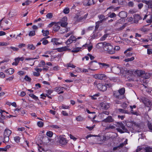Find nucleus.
I'll list each match as a JSON object with an SVG mask.
<instances>
[{
  "mask_svg": "<svg viewBox=\"0 0 152 152\" xmlns=\"http://www.w3.org/2000/svg\"><path fill=\"white\" fill-rule=\"evenodd\" d=\"M63 89H66V88L62 87L59 86L58 87H56L54 88V91L56 92H59L58 94H63L64 93L63 91Z\"/></svg>",
  "mask_w": 152,
  "mask_h": 152,
  "instance_id": "nucleus-10",
  "label": "nucleus"
},
{
  "mask_svg": "<svg viewBox=\"0 0 152 152\" xmlns=\"http://www.w3.org/2000/svg\"><path fill=\"white\" fill-rule=\"evenodd\" d=\"M59 108L60 109H68L70 108V106H66L64 104H62L61 106Z\"/></svg>",
  "mask_w": 152,
  "mask_h": 152,
  "instance_id": "nucleus-34",
  "label": "nucleus"
},
{
  "mask_svg": "<svg viewBox=\"0 0 152 152\" xmlns=\"http://www.w3.org/2000/svg\"><path fill=\"white\" fill-rule=\"evenodd\" d=\"M142 2L148 5L149 8H152V1L144 0L142 1Z\"/></svg>",
  "mask_w": 152,
  "mask_h": 152,
  "instance_id": "nucleus-20",
  "label": "nucleus"
},
{
  "mask_svg": "<svg viewBox=\"0 0 152 152\" xmlns=\"http://www.w3.org/2000/svg\"><path fill=\"white\" fill-rule=\"evenodd\" d=\"M9 45L8 43L4 42H0V46H7Z\"/></svg>",
  "mask_w": 152,
  "mask_h": 152,
  "instance_id": "nucleus-54",
  "label": "nucleus"
},
{
  "mask_svg": "<svg viewBox=\"0 0 152 152\" xmlns=\"http://www.w3.org/2000/svg\"><path fill=\"white\" fill-rule=\"evenodd\" d=\"M142 102L145 105L148 107L151 106L152 105L151 102L147 98H144L142 100Z\"/></svg>",
  "mask_w": 152,
  "mask_h": 152,
  "instance_id": "nucleus-11",
  "label": "nucleus"
},
{
  "mask_svg": "<svg viewBox=\"0 0 152 152\" xmlns=\"http://www.w3.org/2000/svg\"><path fill=\"white\" fill-rule=\"evenodd\" d=\"M27 48L29 50H33L35 49V47L33 45L29 44L28 45Z\"/></svg>",
  "mask_w": 152,
  "mask_h": 152,
  "instance_id": "nucleus-30",
  "label": "nucleus"
},
{
  "mask_svg": "<svg viewBox=\"0 0 152 152\" xmlns=\"http://www.w3.org/2000/svg\"><path fill=\"white\" fill-rule=\"evenodd\" d=\"M58 52H62L67 50H70L69 48V46H66L60 48H58L56 49Z\"/></svg>",
  "mask_w": 152,
  "mask_h": 152,
  "instance_id": "nucleus-15",
  "label": "nucleus"
},
{
  "mask_svg": "<svg viewBox=\"0 0 152 152\" xmlns=\"http://www.w3.org/2000/svg\"><path fill=\"white\" fill-rule=\"evenodd\" d=\"M67 66L68 67H71L73 68H75L76 66L73 65L71 63H69L67 64Z\"/></svg>",
  "mask_w": 152,
  "mask_h": 152,
  "instance_id": "nucleus-44",
  "label": "nucleus"
},
{
  "mask_svg": "<svg viewBox=\"0 0 152 152\" xmlns=\"http://www.w3.org/2000/svg\"><path fill=\"white\" fill-rule=\"evenodd\" d=\"M29 96L35 100L36 101H37V100H39L38 97L33 94H29Z\"/></svg>",
  "mask_w": 152,
  "mask_h": 152,
  "instance_id": "nucleus-27",
  "label": "nucleus"
},
{
  "mask_svg": "<svg viewBox=\"0 0 152 152\" xmlns=\"http://www.w3.org/2000/svg\"><path fill=\"white\" fill-rule=\"evenodd\" d=\"M114 95L116 98H120V99H124L125 97L124 96H122L120 94L118 91H114L113 92Z\"/></svg>",
  "mask_w": 152,
  "mask_h": 152,
  "instance_id": "nucleus-17",
  "label": "nucleus"
},
{
  "mask_svg": "<svg viewBox=\"0 0 152 152\" xmlns=\"http://www.w3.org/2000/svg\"><path fill=\"white\" fill-rule=\"evenodd\" d=\"M133 73V71L131 69H130L129 70L127 69V70L126 71V73L128 75H132Z\"/></svg>",
  "mask_w": 152,
  "mask_h": 152,
  "instance_id": "nucleus-41",
  "label": "nucleus"
},
{
  "mask_svg": "<svg viewBox=\"0 0 152 152\" xmlns=\"http://www.w3.org/2000/svg\"><path fill=\"white\" fill-rule=\"evenodd\" d=\"M116 15L114 13H112L110 15H109L108 17L111 18H113V17H116Z\"/></svg>",
  "mask_w": 152,
  "mask_h": 152,
  "instance_id": "nucleus-63",
  "label": "nucleus"
},
{
  "mask_svg": "<svg viewBox=\"0 0 152 152\" xmlns=\"http://www.w3.org/2000/svg\"><path fill=\"white\" fill-rule=\"evenodd\" d=\"M67 18L66 17H64L61 19L60 22H67Z\"/></svg>",
  "mask_w": 152,
  "mask_h": 152,
  "instance_id": "nucleus-49",
  "label": "nucleus"
},
{
  "mask_svg": "<svg viewBox=\"0 0 152 152\" xmlns=\"http://www.w3.org/2000/svg\"><path fill=\"white\" fill-rule=\"evenodd\" d=\"M68 142V140L65 138L63 136L60 135L59 137V139L58 141V143L60 145L64 146L66 145Z\"/></svg>",
  "mask_w": 152,
  "mask_h": 152,
  "instance_id": "nucleus-5",
  "label": "nucleus"
},
{
  "mask_svg": "<svg viewBox=\"0 0 152 152\" xmlns=\"http://www.w3.org/2000/svg\"><path fill=\"white\" fill-rule=\"evenodd\" d=\"M114 69L116 71V73L118 74L120 72V67H115Z\"/></svg>",
  "mask_w": 152,
  "mask_h": 152,
  "instance_id": "nucleus-45",
  "label": "nucleus"
},
{
  "mask_svg": "<svg viewBox=\"0 0 152 152\" xmlns=\"http://www.w3.org/2000/svg\"><path fill=\"white\" fill-rule=\"evenodd\" d=\"M45 64V63L43 61H42L40 62V64H39V66L41 67Z\"/></svg>",
  "mask_w": 152,
  "mask_h": 152,
  "instance_id": "nucleus-57",
  "label": "nucleus"
},
{
  "mask_svg": "<svg viewBox=\"0 0 152 152\" xmlns=\"http://www.w3.org/2000/svg\"><path fill=\"white\" fill-rule=\"evenodd\" d=\"M98 21L96 22V26L95 27V31H96L98 28L99 24L101 23H98Z\"/></svg>",
  "mask_w": 152,
  "mask_h": 152,
  "instance_id": "nucleus-51",
  "label": "nucleus"
},
{
  "mask_svg": "<svg viewBox=\"0 0 152 152\" xmlns=\"http://www.w3.org/2000/svg\"><path fill=\"white\" fill-rule=\"evenodd\" d=\"M59 39L57 38H53L51 40V42H52L53 45H60L62 44V42H59Z\"/></svg>",
  "mask_w": 152,
  "mask_h": 152,
  "instance_id": "nucleus-14",
  "label": "nucleus"
},
{
  "mask_svg": "<svg viewBox=\"0 0 152 152\" xmlns=\"http://www.w3.org/2000/svg\"><path fill=\"white\" fill-rule=\"evenodd\" d=\"M76 119L77 121H84L85 119L81 115H79L76 117Z\"/></svg>",
  "mask_w": 152,
  "mask_h": 152,
  "instance_id": "nucleus-26",
  "label": "nucleus"
},
{
  "mask_svg": "<svg viewBox=\"0 0 152 152\" xmlns=\"http://www.w3.org/2000/svg\"><path fill=\"white\" fill-rule=\"evenodd\" d=\"M119 16L121 18H123L126 17L127 14L125 11H123L119 12Z\"/></svg>",
  "mask_w": 152,
  "mask_h": 152,
  "instance_id": "nucleus-23",
  "label": "nucleus"
},
{
  "mask_svg": "<svg viewBox=\"0 0 152 152\" xmlns=\"http://www.w3.org/2000/svg\"><path fill=\"white\" fill-rule=\"evenodd\" d=\"M134 23H137L139 20L142 19L140 15L137 14H135L134 15Z\"/></svg>",
  "mask_w": 152,
  "mask_h": 152,
  "instance_id": "nucleus-16",
  "label": "nucleus"
},
{
  "mask_svg": "<svg viewBox=\"0 0 152 152\" xmlns=\"http://www.w3.org/2000/svg\"><path fill=\"white\" fill-rule=\"evenodd\" d=\"M118 110L120 112H121L123 113H127V114H129V112L127 110H124L122 109H118Z\"/></svg>",
  "mask_w": 152,
  "mask_h": 152,
  "instance_id": "nucleus-31",
  "label": "nucleus"
},
{
  "mask_svg": "<svg viewBox=\"0 0 152 152\" xmlns=\"http://www.w3.org/2000/svg\"><path fill=\"white\" fill-rule=\"evenodd\" d=\"M104 50L110 54H113L115 53L113 47L109 43L106 42V44L104 46Z\"/></svg>",
  "mask_w": 152,
  "mask_h": 152,
  "instance_id": "nucleus-2",
  "label": "nucleus"
},
{
  "mask_svg": "<svg viewBox=\"0 0 152 152\" xmlns=\"http://www.w3.org/2000/svg\"><path fill=\"white\" fill-rule=\"evenodd\" d=\"M136 74L138 76H140L143 74V72L141 70L136 71Z\"/></svg>",
  "mask_w": 152,
  "mask_h": 152,
  "instance_id": "nucleus-32",
  "label": "nucleus"
},
{
  "mask_svg": "<svg viewBox=\"0 0 152 152\" xmlns=\"http://www.w3.org/2000/svg\"><path fill=\"white\" fill-rule=\"evenodd\" d=\"M76 40V38L74 36L72 35L66 41L65 44L68 45L70 44L73 42L75 41Z\"/></svg>",
  "mask_w": 152,
  "mask_h": 152,
  "instance_id": "nucleus-9",
  "label": "nucleus"
},
{
  "mask_svg": "<svg viewBox=\"0 0 152 152\" xmlns=\"http://www.w3.org/2000/svg\"><path fill=\"white\" fill-rule=\"evenodd\" d=\"M12 133L11 130L6 129L4 131V140L3 142L6 143L8 142L9 140V136Z\"/></svg>",
  "mask_w": 152,
  "mask_h": 152,
  "instance_id": "nucleus-3",
  "label": "nucleus"
},
{
  "mask_svg": "<svg viewBox=\"0 0 152 152\" xmlns=\"http://www.w3.org/2000/svg\"><path fill=\"white\" fill-rule=\"evenodd\" d=\"M81 48L77 47L75 48L74 49L72 50V52L73 53H77L79 52L80 49Z\"/></svg>",
  "mask_w": 152,
  "mask_h": 152,
  "instance_id": "nucleus-35",
  "label": "nucleus"
},
{
  "mask_svg": "<svg viewBox=\"0 0 152 152\" xmlns=\"http://www.w3.org/2000/svg\"><path fill=\"white\" fill-rule=\"evenodd\" d=\"M60 23L59 22L56 23L54 26L53 30L55 31H58L60 28Z\"/></svg>",
  "mask_w": 152,
  "mask_h": 152,
  "instance_id": "nucleus-18",
  "label": "nucleus"
},
{
  "mask_svg": "<svg viewBox=\"0 0 152 152\" xmlns=\"http://www.w3.org/2000/svg\"><path fill=\"white\" fill-rule=\"evenodd\" d=\"M108 34H104L103 36L102 37L101 39L102 40H104L107 37Z\"/></svg>",
  "mask_w": 152,
  "mask_h": 152,
  "instance_id": "nucleus-64",
  "label": "nucleus"
},
{
  "mask_svg": "<svg viewBox=\"0 0 152 152\" xmlns=\"http://www.w3.org/2000/svg\"><path fill=\"white\" fill-rule=\"evenodd\" d=\"M34 69L37 72L39 73V72H41L42 70V69L41 68H35Z\"/></svg>",
  "mask_w": 152,
  "mask_h": 152,
  "instance_id": "nucleus-62",
  "label": "nucleus"
},
{
  "mask_svg": "<svg viewBox=\"0 0 152 152\" xmlns=\"http://www.w3.org/2000/svg\"><path fill=\"white\" fill-rule=\"evenodd\" d=\"M101 108L103 110H106L110 107V104L108 103H101L100 104Z\"/></svg>",
  "mask_w": 152,
  "mask_h": 152,
  "instance_id": "nucleus-12",
  "label": "nucleus"
},
{
  "mask_svg": "<svg viewBox=\"0 0 152 152\" xmlns=\"http://www.w3.org/2000/svg\"><path fill=\"white\" fill-rule=\"evenodd\" d=\"M38 126L39 127H42L44 125V123L41 121H39L37 123Z\"/></svg>",
  "mask_w": 152,
  "mask_h": 152,
  "instance_id": "nucleus-42",
  "label": "nucleus"
},
{
  "mask_svg": "<svg viewBox=\"0 0 152 152\" xmlns=\"http://www.w3.org/2000/svg\"><path fill=\"white\" fill-rule=\"evenodd\" d=\"M10 48L12 49L13 50V51H17L19 50L18 48L16 47H14L13 46H11L10 47Z\"/></svg>",
  "mask_w": 152,
  "mask_h": 152,
  "instance_id": "nucleus-52",
  "label": "nucleus"
},
{
  "mask_svg": "<svg viewBox=\"0 0 152 152\" xmlns=\"http://www.w3.org/2000/svg\"><path fill=\"white\" fill-rule=\"evenodd\" d=\"M98 17L100 20L99 21H98V23H102L105 22L107 19V18H105V16L102 15H99Z\"/></svg>",
  "mask_w": 152,
  "mask_h": 152,
  "instance_id": "nucleus-13",
  "label": "nucleus"
},
{
  "mask_svg": "<svg viewBox=\"0 0 152 152\" xmlns=\"http://www.w3.org/2000/svg\"><path fill=\"white\" fill-rule=\"evenodd\" d=\"M120 94L121 95H123L125 92V89L124 88H122L120 89L118 91Z\"/></svg>",
  "mask_w": 152,
  "mask_h": 152,
  "instance_id": "nucleus-33",
  "label": "nucleus"
},
{
  "mask_svg": "<svg viewBox=\"0 0 152 152\" xmlns=\"http://www.w3.org/2000/svg\"><path fill=\"white\" fill-rule=\"evenodd\" d=\"M134 57H132L130 58H126L124 60V61L126 62H129L132 61L134 60Z\"/></svg>",
  "mask_w": 152,
  "mask_h": 152,
  "instance_id": "nucleus-48",
  "label": "nucleus"
},
{
  "mask_svg": "<svg viewBox=\"0 0 152 152\" xmlns=\"http://www.w3.org/2000/svg\"><path fill=\"white\" fill-rule=\"evenodd\" d=\"M14 140L17 143H18L20 142V138L18 136H16L14 137Z\"/></svg>",
  "mask_w": 152,
  "mask_h": 152,
  "instance_id": "nucleus-39",
  "label": "nucleus"
},
{
  "mask_svg": "<svg viewBox=\"0 0 152 152\" xmlns=\"http://www.w3.org/2000/svg\"><path fill=\"white\" fill-rule=\"evenodd\" d=\"M112 86L111 84H105L103 85L102 84L99 83L97 85L98 88L100 91H105L107 88H110Z\"/></svg>",
  "mask_w": 152,
  "mask_h": 152,
  "instance_id": "nucleus-4",
  "label": "nucleus"
},
{
  "mask_svg": "<svg viewBox=\"0 0 152 152\" xmlns=\"http://www.w3.org/2000/svg\"><path fill=\"white\" fill-rule=\"evenodd\" d=\"M50 126L53 129H58L60 128L57 125H51Z\"/></svg>",
  "mask_w": 152,
  "mask_h": 152,
  "instance_id": "nucleus-50",
  "label": "nucleus"
},
{
  "mask_svg": "<svg viewBox=\"0 0 152 152\" xmlns=\"http://www.w3.org/2000/svg\"><path fill=\"white\" fill-rule=\"evenodd\" d=\"M46 17L48 18L51 19L53 17V14L51 13H49L47 14Z\"/></svg>",
  "mask_w": 152,
  "mask_h": 152,
  "instance_id": "nucleus-40",
  "label": "nucleus"
},
{
  "mask_svg": "<svg viewBox=\"0 0 152 152\" xmlns=\"http://www.w3.org/2000/svg\"><path fill=\"white\" fill-rule=\"evenodd\" d=\"M24 79L26 81L30 82L31 80V78L29 77L28 75H26Z\"/></svg>",
  "mask_w": 152,
  "mask_h": 152,
  "instance_id": "nucleus-53",
  "label": "nucleus"
},
{
  "mask_svg": "<svg viewBox=\"0 0 152 152\" xmlns=\"http://www.w3.org/2000/svg\"><path fill=\"white\" fill-rule=\"evenodd\" d=\"M5 77V74L3 72H0V77L2 78H4Z\"/></svg>",
  "mask_w": 152,
  "mask_h": 152,
  "instance_id": "nucleus-58",
  "label": "nucleus"
},
{
  "mask_svg": "<svg viewBox=\"0 0 152 152\" xmlns=\"http://www.w3.org/2000/svg\"><path fill=\"white\" fill-rule=\"evenodd\" d=\"M42 33H43V35L44 36H46L49 34V31L48 30H42Z\"/></svg>",
  "mask_w": 152,
  "mask_h": 152,
  "instance_id": "nucleus-28",
  "label": "nucleus"
},
{
  "mask_svg": "<svg viewBox=\"0 0 152 152\" xmlns=\"http://www.w3.org/2000/svg\"><path fill=\"white\" fill-rule=\"evenodd\" d=\"M5 72L8 73L9 75H12L14 73V70L12 68H10L6 70L5 71Z\"/></svg>",
  "mask_w": 152,
  "mask_h": 152,
  "instance_id": "nucleus-25",
  "label": "nucleus"
},
{
  "mask_svg": "<svg viewBox=\"0 0 152 152\" xmlns=\"http://www.w3.org/2000/svg\"><path fill=\"white\" fill-rule=\"evenodd\" d=\"M69 9L67 7L65 8L63 10V12L65 14H67L69 13Z\"/></svg>",
  "mask_w": 152,
  "mask_h": 152,
  "instance_id": "nucleus-46",
  "label": "nucleus"
},
{
  "mask_svg": "<svg viewBox=\"0 0 152 152\" xmlns=\"http://www.w3.org/2000/svg\"><path fill=\"white\" fill-rule=\"evenodd\" d=\"M46 94L47 95H50L53 92V91L51 90H48L46 91Z\"/></svg>",
  "mask_w": 152,
  "mask_h": 152,
  "instance_id": "nucleus-61",
  "label": "nucleus"
},
{
  "mask_svg": "<svg viewBox=\"0 0 152 152\" xmlns=\"http://www.w3.org/2000/svg\"><path fill=\"white\" fill-rule=\"evenodd\" d=\"M93 77L100 80H105L107 78L106 76L104 74H96L94 75Z\"/></svg>",
  "mask_w": 152,
  "mask_h": 152,
  "instance_id": "nucleus-8",
  "label": "nucleus"
},
{
  "mask_svg": "<svg viewBox=\"0 0 152 152\" xmlns=\"http://www.w3.org/2000/svg\"><path fill=\"white\" fill-rule=\"evenodd\" d=\"M33 74L34 76L36 77L39 76L40 75V74L39 73H38L37 72H33Z\"/></svg>",
  "mask_w": 152,
  "mask_h": 152,
  "instance_id": "nucleus-60",
  "label": "nucleus"
},
{
  "mask_svg": "<svg viewBox=\"0 0 152 152\" xmlns=\"http://www.w3.org/2000/svg\"><path fill=\"white\" fill-rule=\"evenodd\" d=\"M145 152H152V148L149 147H147L145 148Z\"/></svg>",
  "mask_w": 152,
  "mask_h": 152,
  "instance_id": "nucleus-36",
  "label": "nucleus"
},
{
  "mask_svg": "<svg viewBox=\"0 0 152 152\" xmlns=\"http://www.w3.org/2000/svg\"><path fill=\"white\" fill-rule=\"evenodd\" d=\"M94 1L93 0H89L87 4V5L90 6L94 4Z\"/></svg>",
  "mask_w": 152,
  "mask_h": 152,
  "instance_id": "nucleus-43",
  "label": "nucleus"
},
{
  "mask_svg": "<svg viewBox=\"0 0 152 152\" xmlns=\"http://www.w3.org/2000/svg\"><path fill=\"white\" fill-rule=\"evenodd\" d=\"M53 134V132L51 131H48L46 133V135L50 137H52Z\"/></svg>",
  "mask_w": 152,
  "mask_h": 152,
  "instance_id": "nucleus-37",
  "label": "nucleus"
},
{
  "mask_svg": "<svg viewBox=\"0 0 152 152\" xmlns=\"http://www.w3.org/2000/svg\"><path fill=\"white\" fill-rule=\"evenodd\" d=\"M50 38L49 36H48L46 37L42 38L40 40V42H42V44L44 45H46L48 44L49 42L48 40L46 39Z\"/></svg>",
  "mask_w": 152,
  "mask_h": 152,
  "instance_id": "nucleus-22",
  "label": "nucleus"
},
{
  "mask_svg": "<svg viewBox=\"0 0 152 152\" xmlns=\"http://www.w3.org/2000/svg\"><path fill=\"white\" fill-rule=\"evenodd\" d=\"M69 136L70 139L73 140L74 141H76L77 139L74 136L71 134H70Z\"/></svg>",
  "mask_w": 152,
  "mask_h": 152,
  "instance_id": "nucleus-59",
  "label": "nucleus"
},
{
  "mask_svg": "<svg viewBox=\"0 0 152 152\" xmlns=\"http://www.w3.org/2000/svg\"><path fill=\"white\" fill-rule=\"evenodd\" d=\"M99 63L96 61H92L88 64V69L92 71H96L99 69Z\"/></svg>",
  "mask_w": 152,
  "mask_h": 152,
  "instance_id": "nucleus-1",
  "label": "nucleus"
},
{
  "mask_svg": "<svg viewBox=\"0 0 152 152\" xmlns=\"http://www.w3.org/2000/svg\"><path fill=\"white\" fill-rule=\"evenodd\" d=\"M35 34V31H30L29 33V36H32L34 35Z\"/></svg>",
  "mask_w": 152,
  "mask_h": 152,
  "instance_id": "nucleus-55",
  "label": "nucleus"
},
{
  "mask_svg": "<svg viewBox=\"0 0 152 152\" xmlns=\"http://www.w3.org/2000/svg\"><path fill=\"white\" fill-rule=\"evenodd\" d=\"M146 22L148 23H152V15H151L150 18L146 20Z\"/></svg>",
  "mask_w": 152,
  "mask_h": 152,
  "instance_id": "nucleus-56",
  "label": "nucleus"
},
{
  "mask_svg": "<svg viewBox=\"0 0 152 152\" xmlns=\"http://www.w3.org/2000/svg\"><path fill=\"white\" fill-rule=\"evenodd\" d=\"M19 61L18 57L15 58V62L12 63V65L17 66L18 64Z\"/></svg>",
  "mask_w": 152,
  "mask_h": 152,
  "instance_id": "nucleus-29",
  "label": "nucleus"
},
{
  "mask_svg": "<svg viewBox=\"0 0 152 152\" xmlns=\"http://www.w3.org/2000/svg\"><path fill=\"white\" fill-rule=\"evenodd\" d=\"M106 44V42L99 43L97 44L96 48L98 49L103 48L104 49V46Z\"/></svg>",
  "mask_w": 152,
  "mask_h": 152,
  "instance_id": "nucleus-19",
  "label": "nucleus"
},
{
  "mask_svg": "<svg viewBox=\"0 0 152 152\" xmlns=\"http://www.w3.org/2000/svg\"><path fill=\"white\" fill-rule=\"evenodd\" d=\"M60 26L62 27H66L68 24L67 22H60Z\"/></svg>",
  "mask_w": 152,
  "mask_h": 152,
  "instance_id": "nucleus-47",
  "label": "nucleus"
},
{
  "mask_svg": "<svg viewBox=\"0 0 152 152\" xmlns=\"http://www.w3.org/2000/svg\"><path fill=\"white\" fill-rule=\"evenodd\" d=\"M114 121V120L111 116H108L106 118L104 119L102 121V125L103 126H105L104 125V123H111Z\"/></svg>",
  "mask_w": 152,
  "mask_h": 152,
  "instance_id": "nucleus-7",
  "label": "nucleus"
},
{
  "mask_svg": "<svg viewBox=\"0 0 152 152\" xmlns=\"http://www.w3.org/2000/svg\"><path fill=\"white\" fill-rule=\"evenodd\" d=\"M127 70V69L126 68H123L120 67V73L122 74H124L126 73V71Z\"/></svg>",
  "mask_w": 152,
  "mask_h": 152,
  "instance_id": "nucleus-38",
  "label": "nucleus"
},
{
  "mask_svg": "<svg viewBox=\"0 0 152 152\" xmlns=\"http://www.w3.org/2000/svg\"><path fill=\"white\" fill-rule=\"evenodd\" d=\"M118 126L119 128H117L116 129L118 132L121 133H122L124 132H126L127 130L126 128L125 127L123 124L122 123H118Z\"/></svg>",
  "mask_w": 152,
  "mask_h": 152,
  "instance_id": "nucleus-6",
  "label": "nucleus"
},
{
  "mask_svg": "<svg viewBox=\"0 0 152 152\" xmlns=\"http://www.w3.org/2000/svg\"><path fill=\"white\" fill-rule=\"evenodd\" d=\"M99 65H101L103 68L106 69L108 67H110V65L109 64L100 62L99 63Z\"/></svg>",
  "mask_w": 152,
  "mask_h": 152,
  "instance_id": "nucleus-24",
  "label": "nucleus"
},
{
  "mask_svg": "<svg viewBox=\"0 0 152 152\" xmlns=\"http://www.w3.org/2000/svg\"><path fill=\"white\" fill-rule=\"evenodd\" d=\"M69 30V28H67L66 27H62L60 30L61 34H64L67 32Z\"/></svg>",
  "mask_w": 152,
  "mask_h": 152,
  "instance_id": "nucleus-21",
  "label": "nucleus"
}]
</instances>
